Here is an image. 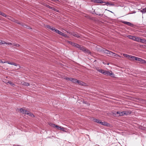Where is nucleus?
<instances>
[{"instance_id": "cd10ccee", "label": "nucleus", "mask_w": 146, "mask_h": 146, "mask_svg": "<svg viewBox=\"0 0 146 146\" xmlns=\"http://www.w3.org/2000/svg\"><path fill=\"white\" fill-rule=\"evenodd\" d=\"M13 46H15L16 47H19L20 46V45L18 44H16L15 43H13Z\"/></svg>"}, {"instance_id": "7ed1b4c3", "label": "nucleus", "mask_w": 146, "mask_h": 146, "mask_svg": "<svg viewBox=\"0 0 146 146\" xmlns=\"http://www.w3.org/2000/svg\"><path fill=\"white\" fill-rule=\"evenodd\" d=\"M79 49L86 53H91L90 51L89 50L86 49L85 47L83 46H81Z\"/></svg>"}, {"instance_id": "423d86ee", "label": "nucleus", "mask_w": 146, "mask_h": 146, "mask_svg": "<svg viewBox=\"0 0 146 146\" xmlns=\"http://www.w3.org/2000/svg\"><path fill=\"white\" fill-rule=\"evenodd\" d=\"M122 22L124 24L127 25L131 27H133V24L129 22L123 21H122Z\"/></svg>"}, {"instance_id": "9d476101", "label": "nucleus", "mask_w": 146, "mask_h": 146, "mask_svg": "<svg viewBox=\"0 0 146 146\" xmlns=\"http://www.w3.org/2000/svg\"><path fill=\"white\" fill-rule=\"evenodd\" d=\"M146 40L144 39H142L139 38V42H141L145 44Z\"/></svg>"}, {"instance_id": "a18cd8bd", "label": "nucleus", "mask_w": 146, "mask_h": 146, "mask_svg": "<svg viewBox=\"0 0 146 146\" xmlns=\"http://www.w3.org/2000/svg\"><path fill=\"white\" fill-rule=\"evenodd\" d=\"M2 12L0 11V15H1Z\"/></svg>"}, {"instance_id": "a19ab883", "label": "nucleus", "mask_w": 146, "mask_h": 146, "mask_svg": "<svg viewBox=\"0 0 146 146\" xmlns=\"http://www.w3.org/2000/svg\"><path fill=\"white\" fill-rule=\"evenodd\" d=\"M52 9L54 11H56V12H59V11L58 10L56 9H55L54 8V9Z\"/></svg>"}, {"instance_id": "6ab92c4d", "label": "nucleus", "mask_w": 146, "mask_h": 146, "mask_svg": "<svg viewBox=\"0 0 146 146\" xmlns=\"http://www.w3.org/2000/svg\"><path fill=\"white\" fill-rule=\"evenodd\" d=\"M22 84L26 86H28L29 85V83L25 82H22Z\"/></svg>"}, {"instance_id": "20e7f679", "label": "nucleus", "mask_w": 146, "mask_h": 146, "mask_svg": "<svg viewBox=\"0 0 146 146\" xmlns=\"http://www.w3.org/2000/svg\"><path fill=\"white\" fill-rule=\"evenodd\" d=\"M102 51L105 53L108 54V56H110L111 55V53L112 52L109 51L105 48Z\"/></svg>"}, {"instance_id": "2f4dec72", "label": "nucleus", "mask_w": 146, "mask_h": 146, "mask_svg": "<svg viewBox=\"0 0 146 146\" xmlns=\"http://www.w3.org/2000/svg\"><path fill=\"white\" fill-rule=\"evenodd\" d=\"M61 35L62 36L64 37H68V36L66 34L64 33H62Z\"/></svg>"}, {"instance_id": "5701e85b", "label": "nucleus", "mask_w": 146, "mask_h": 146, "mask_svg": "<svg viewBox=\"0 0 146 146\" xmlns=\"http://www.w3.org/2000/svg\"><path fill=\"white\" fill-rule=\"evenodd\" d=\"M77 83H78V84H80V85H84V82L81 81L79 80H78Z\"/></svg>"}, {"instance_id": "c03bdc74", "label": "nucleus", "mask_w": 146, "mask_h": 146, "mask_svg": "<svg viewBox=\"0 0 146 146\" xmlns=\"http://www.w3.org/2000/svg\"><path fill=\"white\" fill-rule=\"evenodd\" d=\"M116 113L118 114H119L120 115V111H117L116 112Z\"/></svg>"}, {"instance_id": "bb28decb", "label": "nucleus", "mask_w": 146, "mask_h": 146, "mask_svg": "<svg viewBox=\"0 0 146 146\" xmlns=\"http://www.w3.org/2000/svg\"><path fill=\"white\" fill-rule=\"evenodd\" d=\"M5 43H6L5 41L0 40V45L4 44Z\"/></svg>"}, {"instance_id": "39448f33", "label": "nucleus", "mask_w": 146, "mask_h": 146, "mask_svg": "<svg viewBox=\"0 0 146 146\" xmlns=\"http://www.w3.org/2000/svg\"><path fill=\"white\" fill-rule=\"evenodd\" d=\"M2 63H7L11 65H14L15 66H18V64L16 63H14L13 62H9L8 61H4V62H2Z\"/></svg>"}, {"instance_id": "ddd939ff", "label": "nucleus", "mask_w": 146, "mask_h": 146, "mask_svg": "<svg viewBox=\"0 0 146 146\" xmlns=\"http://www.w3.org/2000/svg\"><path fill=\"white\" fill-rule=\"evenodd\" d=\"M93 120L95 122H96L98 123H100V120L98 119H96L94 117L93 118Z\"/></svg>"}, {"instance_id": "4be33fe9", "label": "nucleus", "mask_w": 146, "mask_h": 146, "mask_svg": "<svg viewBox=\"0 0 146 146\" xmlns=\"http://www.w3.org/2000/svg\"><path fill=\"white\" fill-rule=\"evenodd\" d=\"M27 114L29 116H31L32 117H35L34 115L32 113H27Z\"/></svg>"}, {"instance_id": "f3484780", "label": "nucleus", "mask_w": 146, "mask_h": 146, "mask_svg": "<svg viewBox=\"0 0 146 146\" xmlns=\"http://www.w3.org/2000/svg\"><path fill=\"white\" fill-rule=\"evenodd\" d=\"M111 56H116V57H121V56H120L119 55H118V54H117L113 52H111Z\"/></svg>"}, {"instance_id": "393cba45", "label": "nucleus", "mask_w": 146, "mask_h": 146, "mask_svg": "<svg viewBox=\"0 0 146 146\" xmlns=\"http://www.w3.org/2000/svg\"><path fill=\"white\" fill-rule=\"evenodd\" d=\"M141 12L143 13H146V7L143 9L141 11Z\"/></svg>"}, {"instance_id": "3c124183", "label": "nucleus", "mask_w": 146, "mask_h": 146, "mask_svg": "<svg viewBox=\"0 0 146 146\" xmlns=\"http://www.w3.org/2000/svg\"><path fill=\"white\" fill-rule=\"evenodd\" d=\"M144 46H145V45H144Z\"/></svg>"}, {"instance_id": "79ce46f5", "label": "nucleus", "mask_w": 146, "mask_h": 146, "mask_svg": "<svg viewBox=\"0 0 146 146\" xmlns=\"http://www.w3.org/2000/svg\"><path fill=\"white\" fill-rule=\"evenodd\" d=\"M106 3L108 4V5H114L113 4H110V3H109V2H107Z\"/></svg>"}, {"instance_id": "09e8293b", "label": "nucleus", "mask_w": 146, "mask_h": 146, "mask_svg": "<svg viewBox=\"0 0 146 146\" xmlns=\"http://www.w3.org/2000/svg\"><path fill=\"white\" fill-rule=\"evenodd\" d=\"M110 11V12H111V13H112V12L111 11Z\"/></svg>"}, {"instance_id": "7c9ffc66", "label": "nucleus", "mask_w": 146, "mask_h": 146, "mask_svg": "<svg viewBox=\"0 0 146 146\" xmlns=\"http://www.w3.org/2000/svg\"><path fill=\"white\" fill-rule=\"evenodd\" d=\"M23 25V27H24L28 29H29L30 28V27L28 26L27 25H26L24 24V25Z\"/></svg>"}, {"instance_id": "de8ad7c7", "label": "nucleus", "mask_w": 146, "mask_h": 146, "mask_svg": "<svg viewBox=\"0 0 146 146\" xmlns=\"http://www.w3.org/2000/svg\"><path fill=\"white\" fill-rule=\"evenodd\" d=\"M87 102H85V104H86V103Z\"/></svg>"}, {"instance_id": "c9c22d12", "label": "nucleus", "mask_w": 146, "mask_h": 146, "mask_svg": "<svg viewBox=\"0 0 146 146\" xmlns=\"http://www.w3.org/2000/svg\"><path fill=\"white\" fill-rule=\"evenodd\" d=\"M72 78H68L67 77L66 78V79L67 80L71 81Z\"/></svg>"}, {"instance_id": "b1692460", "label": "nucleus", "mask_w": 146, "mask_h": 146, "mask_svg": "<svg viewBox=\"0 0 146 146\" xmlns=\"http://www.w3.org/2000/svg\"><path fill=\"white\" fill-rule=\"evenodd\" d=\"M74 46L76 47V48H78L79 49H80L81 46H80V45L76 43H75V44H74Z\"/></svg>"}, {"instance_id": "6e6552de", "label": "nucleus", "mask_w": 146, "mask_h": 146, "mask_svg": "<svg viewBox=\"0 0 146 146\" xmlns=\"http://www.w3.org/2000/svg\"><path fill=\"white\" fill-rule=\"evenodd\" d=\"M92 2L96 3H103V2L101 0H92Z\"/></svg>"}, {"instance_id": "49530a36", "label": "nucleus", "mask_w": 146, "mask_h": 146, "mask_svg": "<svg viewBox=\"0 0 146 146\" xmlns=\"http://www.w3.org/2000/svg\"><path fill=\"white\" fill-rule=\"evenodd\" d=\"M4 62V61H2L1 60V62H1L2 63V62Z\"/></svg>"}, {"instance_id": "4468645a", "label": "nucleus", "mask_w": 146, "mask_h": 146, "mask_svg": "<svg viewBox=\"0 0 146 146\" xmlns=\"http://www.w3.org/2000/svg\"><path fill=\"white\" fill-rule=\"evenodd\" d=\"M124 114L125 115H128L130 114L131 113V111H125Z\"/></svg>"}, {"instance_id": "c756f323", "label": "nucleus", "mask_w": 146, "mask_h": 146, "mask_svg": "<svg viewBox=\"0 0 146 146\" xmlns=\"http://www.w3.org/2000/svg\"><path fill=\"white\" fill-rule=\"evenodd\" d=\"M124 115H125L124 111H123L122 112L120 111V113L119 116H123Z\"/></svg>"}, {"instance_id": "72a5a7b5", "label": "nucleus", "mask_w": 146, "mask_h": 146, "mask_svg": "<svg viewBox=\"0 0 146 146\" xmlns=\"http://www.w3.org/2000/svg\"><path fill=\"white\" fill-rule=\"evenodd\" d=\"M7 83H9L12 86H14L15 85V84H14L11 81H8Z\"/></svg>"}, {"instance_id": "1a4fd4ad", "label": "nucleus", "mask_w": 146, "mask_h": 146, "mask_svg": "<svg viewBox=\"0 0 146 146\" xmlns=\"http://www.w3.org/2000/svg\"><path fill=\"white\" fill-rule=\"evenodd\" d=\"M99 124H101L102 125L108 126L109 125V123L105 121L102 122L101 121Z\"/></svg>"}, {"instance_id": "e433bc0d", "label": "nucleus", "mask_w": 146, "mask_h": 146, "mask_svg": "<svg viewBox=\"0 0 146 146\" xmlns=\"http://www.w3.org/2000/svg\"><path fill=\"white\" fill-rule=\"evenodd\" d=\"M135 60H137V61H139V60H140V58H138L137 57L136 58H135Z\"/></svg>"}, {"instance_id": "9b49d317", "label": "nucleus", "mask_w": 146, "mask_h": 146, "mask_svg": "<svg viewBox=\"0 0 146 146\" xmlns=\"http://www.w3.org/2000/svg\"><path fill=\"white\" fill-rule=\"evenodd\" d=\"M46 27L48 29H50L52 31H53L54 32L55 30V29L54 27L50 26L49 25H47L46 26Z\"/></svg>"}, {"instance_id": "f257e3e1", "label": "nucleus", "mask_w": 146, "mask_h": 146, "mask_svg": "<svg viewBox=\"0 0 146 146\" xmlns=\"http://www.w3.org/2000/svg\"><path fill=\"white\" fill-rule=\"evenodd\" d=\"M127 37L130 39L139 42V37L132 35H128Z\"/></svg>"}, {"instance_id": "a211bd4d", "label": "nucleus", "mask_w": 146, "mask_h": 146, "mask_svg": "<svg viewBox=\"0 0 146 146\" xmlns=\"http://www.w3.org/2000/svg\"><path fill=\"white\" fill-rule=\"evenodd\" d=\"M78 81V80H77V79L75 78H72L71 81H72V82L73 83H77Z\"/></svg>"}, {"instance_id": "f8f14e48", "label": "nucleus", "mask_w": 146, "mask_h": 146, "mask_svg": "<svg viewBox=\"0 0 146 146\" xmlns=\"http://www.w3.org/2000/svg\"><path fill=\"white\" fill-rule=\"evenodd\" d=\"M21 112L24 114H27V111L23 109L22 108H21L19 110Z\"/></svg>"}, {"instance_id": "f704fd0d", "label": "nucleus", "mask_w": 146, "mask_h": 146, "mask_svg": "<svg viewBox=\"0 0 146 146\" xmlns=\"http://www.w3.org/2000/svg\"><path fill=\"white\" fill-rule=\"evenodd\" d=\"M5 44H7L8 45H12L13 46V43H11V42H8V43H7V42H6V43H5Z\"/></svg>"}, {"instance_id": "aec40b11", "label": "nucleus", "mask_w": 146, "mask_h": 146, "mask_svg": "<svg viewBox=\"0 0 146 146\" xmlns=\"http://www.w3.org/2000/svg\"><path fill=\"white\" fill-rule=\"evenodd\" d=\"M139 61L141 63H146V61L143 60L141 58H140V60H139Z\"/></svg>"}, {"instance_id": "dca6fc26", "label": "nucleus", "mask_w": 146, "mask_h": 146, "mask_svg": "<svg viewBox=\"0 0 146 146\" xmlns=\"http://www.w3.org/2000/svg\"><path fill=\"white\" fill-rule=\"evenodd\" d=\"M72 35L73 36L78 38L79 37H80L79 35L77 33H73L72 34Z\"/></svg>"}, {"instance_id": "a878e982", "label": "nucleus", "mask_w": 146, "mask_h": 146, "mask_svg": "<svg viewBox=\"0 0 146 146\" xmlns=\"http://www.w3.org/2000/svg\"><path fill=\"white\" fill-rule=\"evenodd\" d=\"M134 57L136 58L137 57H135V56H133L131 55V57H130V58H129V59L131 60H135V58Z\"/></svg>"}, {"instance_id": "0eeeda50", "label": "nucleus", "mask_w": 146, "mask_h": 146, "mask_svg": "<svg viewBox=\"0 0 146 146\" xmlns=\"http://www.w3.org/2000/svg\"><path fill=\"white\" fill-rule=\"evenodd\" d=\"M52 127H56L57 128V129L58 130H61L62 129L61 127H62L61 126H59L57 125H56L55 124H52L51 125H50Z\"/></svg>"}, {"instance_id": "473e14b6", "label": "nucleus", "mask_w": 146, "mask_h": 146, "mask_svg": "<svg viewBox=\"0 0 146 146\" xmlns=\"http://www.w3.org/2000/svg\"><path fill=\"white\" fill-rule=\"evenodd\" d=\"M46 7H47L50 9H54V8L53 7H50V6H49V5H46Z\"/></svg>"}, {"instance_id": "4c0bfd02", "label": "nucleus", "mask_w": 146, "mask_h": 146, "mask_svg": "<svg viewBox=\"0 0 146 146\" xmlns=\"http://www.w3.org/2000/svg\"><path fill=\"white\" fill-rule=\"evenodd\" d=\"M1 15H2L4 17H7V15H6V14L3 13H2V14Z\"/></svg>"}, {"instance_id": "412c9836", "label": "nucleus", "mask_w": 146, "mask_h": 146, "mask_svg": "<svg viewBox=\"0 0 146 146\" xmlns=\"http://www.w3.org/2000/svg\"><path fill=\"white\" fill-rule=\"evenodd\" d=\"M123 55L124 56H125L127 58L129 59V58H130V57L131 56V55H128V54H123Z\"/></svg>"}, {"instance_id": "8fccbe9b", "label": "nucleus", "mask_w": 146, "mask_h": 146, "mask_svg": "<svg viewBox=\"0 0 146 146\" xmlns=\"http://www.w3.org/2000/svg\"><path fill=\"white\" fill-rule=\"evenodd\" d=\"M144 46H145V45H144Z\"/></svg>"}, {"instance_id": "f03ea898", "label": "nucleus", "mask_w": 146, "mask_h": 146, "mask_svg": "<svg viewBox=\"0 0 146 146\" xmlns=\"http://www.w3.org/2000/svg\"><path fill=\"white\" fill-rule=\"evenodd\" d=\"M100 73L107 76H111L113 74L112 73H110L108 71H106L102 69Z\"/></svg>"}, {"instance_id": "ea45409f", "label": "nucleus", "mask_w": 146, "mask_h": 146, "mask_svg": "<svg viewBox=\"0 0 146 146\" xmlns=\"http://www.w3.org/2000/svg\"><path fill=\"white\" fill-rule=\"evenodd\" d=\"M97 70L99 72H100H100H101V70H102V69H99V68H97Z\"/></svg>"}, {"instance_id": "37998d69", "label": "nucleus", "mask_w": 146, "mask_h": 146, "mask_svg": "<svg viewBox=\"0 0 146 146\" xmlns=\"http://www.w3.org/2000/svg\"><path fill=\"white\" fill-rule=\"evenodd\" d=\"M96 15H100L101 17H102L104 15L103 14L101 15L100 14H99V13L96 14Z\"/></svg>"}, {"instance_id": "58836bf2", "label": "nucleus", "mask_w": 146, "mask_h": 146, "mask_svg": "<svg viewBox=\"0 0 146 146\" xmlns=\"http://www.w3.org/2000/svg\"><path fill=\"white\" fill-rule=\"evenodd\" d=\"M61 128H62V129H61V130H62V131H65L66 129L65 128H64L63 127H62Z\"/></svg>"}, {"instance_id": "c85d7f7f", "label": "nucleus", "mask_w": 146, "mask_h": 146, "mask_svg": "<svg viewBox=\"0 0 146 146\" xmlns=\"http://www.w3.org/2000/svg\"><path fill=\"white\" fill-rule=\"evenodd\" d=\"M68 42L70 44H71L72 45L74 46V44H75V43L74 42H73L71 41H68Z\"/></svg>"}, {"instance_id": "2eb2a0df", "label": "nucleus", "mask_w": 146, "mask_h": 146, "mask_svg": "<svg viewBox=\"0 0 146 146\" xmlns=\"http://www.w3.org/2000/svg\"><path fill=\"white\" fill-rule=\"evenodd\" d=\"M54 32H56V33H57L58 34L61 35L62 33V32H61L60 31H59L58 30L55 29Z\"/></svg>"}]
</instances>
